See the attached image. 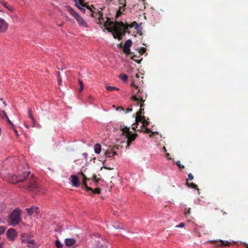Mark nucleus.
Here are the masks:
<instances>
[{
    "instance_id": "f257e3e1",
    "label": "nucleus",
    "mask_w": 248,
    "mask_h": 248,
    "mask_svg": "<svg viewBox=\"0 0 248 248\" xmlns=\"http://www.w3.org/2000/svg\"><path fill=\"white\" fill-rule=\"evenodd\" d=\"M30 173V171H28L26 168H24L23 170L19 169L16 174L12 177L11 182L16 184L27 180V184L23 186L25 189L27 191L37 193L41 191V188L37 184L35 177L32 175L29 177Z\"/></svg>"
},
{
    "instance_id": "f03ea898",
    "label": "nucleus",
    "mask_w": 248,
    "mask_h": 248,
    "mask_svg": "<svg viewBox=\"0 0 248 248\" xmlns=\"http://www.w3.org/2000/svg\"><path fill=\"white\" fill-rule=\"evenodd\" d=\"M130 85L131 87H135L133 90L134 94L131 96V99L136 102V105H139V103H144L147 97L146 93L143 91V89H141L138 86L135 85L134 83H131Z\"/></svg>"
},
{
    "instance_id": "7ed1b4c3",
    "label": "nucleus",
    "mask_w": 248,
    "mask_h": 248,
    "mask_svg": "<svg viewBox=\"0 0 248 248\" xmlns=\"http://www.w3.org/2000/svg\"><path fill=\"white\" fill-rule=\"evenodd\" d=\"M66 10L73 16L78 25L82 28H89V25L85 20L80 16L72 8L69 6L66 7Z\"/></svg>"
},
{
    "instance_id": "20e7f679",
    "label": "nucleus",
    "mask_w": 248,
    "mask_h": 248,
    "mask_svg": "<svg viewBox=\"0 0 248 248\" xmlns=\"http://www.w3.org/2000/svg\"><path fill=\"white\" fill-rule=\"evenodd\" d=\"M21 220L20 211L18 209H15L10 217V224L15 226L17 225Z\"/></svg>"
},
{
    "instance_id": "39448f33",
    "label": "nucleus",
    "mask_w": 248,
    "mask_h": 248,
    "mask_svg": "<svg viewBox=\"0 0 248 248\" xmlns=\"http://www.w3.org/2000/svg\"><path fill=\"white\" fill-rule=\"evenodd\" d=\"M121 131L122 134L125 135L127 139V146H129L131 143L134 141L138 136L137 134H132L129 131V128L127 127H124L122 128Z\"/></svg>"
},
{
    "instance_id": "423d86ee",
    "label": "nucleus",
    "mask_w": 248,
    "mask_h": 248,
    "mask_svg": "<svg viewBox=\"0 0 248 248\" xmlns=\"http://www.w3.org/2000/svg\"><path fill=\"white\" fill-rule=\"evenodd\" d=\"M112 29V34L113 37H116L122 31L125 29L124 24L123 22H115Z\"/></svg>"
},
{
    "instance_id": "0eeeda50",
    "label": "nucleus",
    "mask_w": 248,
    "mask_h": 248,
    "mask_svg": "<svg viewBox=\"0 0 248 248\" xmlns=\"http://www.w3.org/2000/svg\"><path fill=\"white\" fill-rule=\"evenodd\" d=\"M92 7L93 9L90 6L87 7V9L89 11L90 13H91V16L97 18L99 21H100V19H103V13L101 11H99L95 13V11L94 10L96 9L93 5H92Z\"/></svg>"
},
{
    "instance_id": "6e6552de",
    "label": "nucleus",
    "mask_w": 248,
    "mask_h": 248,
    "mask_svg": "<svg viewBox=\"0 0 248 248\" xmlns=\"http://www.w3.org/2000/svg\"><path fill=\"white\" fill-rule=\"evenodd\" d=\"M132 45V41L128 39L126 41L123 46V52L126 55L131 54L130 47Z\"/></svg>"
},
{
    "instance_id": "1a4fd4ad",
    "label": "nucleus",
    "mask_w": 248,
    "mask_h": 248,
    "mask_svg": "<svg viewBox=\"0 0 248 248\" xmlns=\"http://www.w3.org/2000/svg\"><path fill=\"white\" fill-rule=\"evenodd\" d=\"M106 242L103 238H99L94 245L93 248H106Z\"/></svg>"
},
{
    "instance_id": "9d476101",
    "label": "nucleus",
    "mask_w": 248,
    "mask_h": 248,
    "mask_svg": "<svg viewBox=\"0 0 248 248\" xmlns=\"http://www.w3.org/2000/svg\"><path fill=\"white\" fill-rule=\"evenodd\" d=\"M126 0H120L119 1V4L120 5V7L119 11L117 13V16H119L121 15L123 12L125 11V6H126Z\"/></svg>"
},
{
    "instance_id": "9b49d317",
    "label": "nucleus",
    "mask_w": 248,
    "mask_h": 248,
    "mask_svg": "<svg viewBox=\"0 0 248 248\" xmlns=\"http://www.w3.org/2000/svg\"><path fill=\"white\" fill-rule=\"evenodd\" d=\"M6 235L8 238L11 240H13L16 236L17 233L15 229L10 228L6 232Z\"/></svg>"
},
{
    "instance_id": "f8f14e48",
    "label": "nucleus",
    "mask_w": 248,
    "mask_h": 248,
    "mask_svg": "<svg viewBox=\"0 0 248 248\" xmlns=\"http://www.w3.org/2000/svg\"><path fill=\"white\" fill-rule=\"evenodd\" d=\"M8 28V24L3 18H0V32H5Z\"/></svg>"
},
{
    "instance_id": "ddd939ff",
    "label": "nucleus",
    "mask_w": 248,
    "mask_h": 248,
    "mask_svg": "<svg viewBox=\"0 0 248 248\" xmlns=\"http://www.w3.org/2000/svg\"><path fill=\"white\" fill-rule=\"evenodd\" d=\"M114 23L113 21H111L109 18H107L106 21H105L103 26L106 27V30L108 31L109 32H112V28L111 27H108L109 26H113Z\"/></svg>"
},
{
    "instance_id": "4468645a",
    "label": "nucleus",
    "mask_w": 248,
    "mask_h": 248,
    "mask_svg": "<svg viewBox=\"0 0 248 248\" xmlns=\"http://www.w3.org/2000/svg\"><path fill=\"white\" fill-rule=\"evenodd\" d=\"M211 243H215L216 246H229L231 243L228 241H223L222 240L218 241H211Z\"/></svg>"
},
{
    "instance_id": "2eb2a0df",
    "label": "nucleus",
    "mask_w": 248,
    "mask_h": 248,
    "mask_svg": "<svg viewBox=\"0 0 248 248\" xmlns=\"http://www.w3.org/2000/svg\"><path fill=\"white\" fill-rule=\"evenodd\" d=\"M146 121V120L145 119V117L144 116H138V117H136V122L137 125H138L137 123L139 122H141L142 124L143 123L145 122ZM138 128V126H137V125H136L135 127H133L132 128L134 130H136V128Z\"/></svg>"
},
{
    "instance_id": "dca6fc26",
    "label": "nucleus",
    "mask_w": 248,
    "mask_h": 248,
    "mask_svg": "<svg viewBox=\"0 0 248 248\" xmlns=\"http://www.w3.org/2000/svg\"><path fill=\"white\" fill-rule=\"evenodd\" d=\"M71 183L72 185L76 187H78L79 185V181L78 177L76 175H71Z\"/></svg>"
},
{
    "instance_id": "f3484780",
    "label": "nucleus",
    "mask_w": 248,
    "mask_h": 248,
    "mask_svg": "<svg viewBox=\"0 0 248 248\" xmlns=\"http://www.w3.org/2000/svg\"><path fill=\"white\" fill-rule=\"evenodd\" d=\"M26 210L29 215H31L34 212L37 214L39 212V209L37 207L26 208Z\"/></svg>"
},
{
    "instance_id": "a211bd4d",
    "label": "nucleus",
    "mask_w": 248,
    "mask_h": 248,
    "mask_svg": "<svg viewBox=\"0 0 248 248\" xmlns=\"http://www.w3.org/2000/svg\"><path fill=\"white\" fill-rule=\"evenodd\" d=\"M28 115L30 118L31 120V122L33 124V126L34 127H38L39 124H36L34 118L32 114V111L31 109H29L28 110Z\"/></svg>"
},
{
    "instance_id": "6ab92c4d",
    "label": "nucleus",
    "mask_w": 248,
    "mask_h": 248,
    "mask_svg": "<svg viewBox=\"0 0 248 248\" xmlns=\"http://www.w3.org/2000/svg\"><path fill=\"white\" fill-rule=\"evenodd\" d=\"M126 32L129 33V31H127V30L126 29H124V30H122L120 33L116 36H114L115 39H117L118 40H121L122 39L123 37L125 35Z\"/></svg>"
},
{
    "instance_id": "aec40b11",
    "label": "nucleus",
    "mask_w": 248,
    "mask_h": 248,
    "mask_svg": "<svg viewBox=\"0 0 248 248\" xmlns=\"http://www.w3.org/2000/svg\"><path fill=\"white\" fill-rule=\"evenodd\" d=\"M65 244L67 246H73L76 243V240L73 238H66L65 239Z\"/></svg>"
},
{
    "instance_id": "412c9836",
    "label": "nucleus",
    "mask_w": 248,
    "mask_h": 248,
    "mask_svg": "<svg viewBox=\"0 0 248 248\" xmlns=\"http://www.w3.org/2000/svg\"><path fill=\"white\" fill-rule=\"evenodd\" d=\"M138 106H140V108L139 111H138L136 113V117L141 116V114L144 113V108H143L144 106V103H139Z\"/></svg>"
},
{
    "instance_id": "4be33fe9",
    "label": "nucleus",
    "mask_w": 248,
    "mask_h": 248,
    "mask_svg": "<svg viewBox=\"0 0 248 248\" xmlns=\"http://www.w3.org/2000/svg\"><path fill=\"white\" fill-rule=\"evenodd\" d=\"M105 155L108 157H111L115 155H116V152L113 151L111 149L110 150H107L105 153Z\"/></svg>"
},
{
    "instance_id": "5701e85b",
    "label": "nucleus",
    "mask_w": 248,
    "mask_h": 248,
    "mask_svg": "<svg viewBox=\"0 0 248 248\" xmlns=\"http://www.w3.org/2000/svg\"><path fill=\"white\" fill-rule=\"evenodd\" d=\"M94 152L96 154H99L101 151V146L100 144L96 143L94 146Z\"/></svg>"
},
{
    "instance_id": "b1692460",
    "label": "nucleus",
    "mask_w": 248,
    "mask_h": 248,
    "mask_svg": "<svg viewBox=\"0 0 248 248\" xmlns=\"http://www.w3.org/2000/svg\"><path fill=\"white\" fill-rule=\"evenodd\" d=\"M1 4L3 6L6 8L8 10H9L11 12H13L14 10V8H13V6H9L5 1H3L2 4Z\"/></svg>"
},
{
    "instance_id": "393cba45",
    "label": "nucleus",
    "mask_w": 248,
    "mask_h": 248,
    "mask_svg": "<svg viewBox=\"0 0 248 248\" xmlns=\"http://www.w3.org/2000/svg\"><path fill=\"white\" fill-rule=\"evenodd\" d=\"M106 89L107 91L109 92H113V91H119V89L115 87H112L110 86H106Z\"/></svg>"
},
{
    "instance_id": "a878e982",
    "label": "nucleus",
    "mask_w": 248,
    "mask_h": 248,
    "mask_svg": "<svg viewBox=\"0 0 248 248\" xmlns=\"http://www.w3.org/2000/svg\"><path fill=\"white\" fill-rule=\"evenodd\" d=\"M81 187L82 188H85L87 191H93V188L91 187L88 186L87 183L85 181H83Z\"/></svg>"
},
{
    "instance_id": "bb28decb",
    "label": "nucleus",
    "mask_w": 248,
    "mask_h": 248,
    "mask_svg": "<svg viewBox=\"0 0 248 248\" xmlns=\"http://www.w3.org/2000/svg\"><path fill=\"white\" fill-rule=\"evenodd\" d=\"M186 184H187V185L188 186L199 190V189L198 187V186L197 185H196L195 184H194L193 183H191L189 184L188 182H187Z\"/></svg>"
},
{
    "instance_id": "cd10ccee",
    "label": "nucleus",
    "mask_w": 248,
    "mask_h": 248,
    "mask_svg": "<svg viewBox=\"0 0 248 248\" xmlns=\"http://www.w3.org/2000/svg\"><path fill=\"white\" fill-rule=\"evenodd\" d=\"M21 241L22 243H27L28 244H33L34 242V240L33 239L29 240L27 239H22Z\"/></svg>"
},
{
    "instance_id": "c85d7f7f",
    "label": "nucleus",
    "mask_w": 248,
    "mask_h": 248,
    "mask_svg": "<svg viewBox=\"0 0 248 248\" xmlns=\"http://www.w3.org/2000/svg\"><path fill=\"white\" fill-rule=\"evenodd\" d=\"M119 78L123 81H126L128 77L125 74H121L119 75Z\"/></svg>"
},
{
    "instance_id": "c756f323",
    "label": "nucleus",
    "mask_w": 248,
    "mask_h": 248,
    "mask_svg": "<svg viewBox=\"0 0 248 248\" xmlns=\"http://www.w3.org/2000/svg\"><path fill=\"white\" fill-rule=\"evenodd\" d=\"M55 245L57 248H62V244H61L60 240L57 239L55 242Z\"/></svg>"
},
{
    "instance_id": "7c9ffc66",
    "label": "nucleus",
    "mask_w": 248,
    "mask_h": 248,
    "mask_svg": "<svg viewBox=\"0 0 248 248\" xmlns=\"http://www.w3.org/2000/svg\"><path fill=\"white\" fill-rule=\"evenodd\" d=\"M0 116L2 118L8 119V116L7 115V114L4 110L0 112Z\"/></svg>"
},
{
    "instance_id": "2f4dec72",
    "label": "nucleus",
    "mask_w": 248,
    "mask_h": 248,
    "mask_svg": "<svg viewBox=\"0 0 248 248\" xmlns=\"http://www.w3.org/2000/svg\"><path fill=\"white\" fill-rule=\"evenodd\" d=\"M6 208V205L3 203H0V213H2Z\"/></svg>"
},
{
    "instance_id": "473e14b6",
    "label": "nucleus",
    "mask_w": 248,
    "mask_h": 248,
    "mask_svg": "<svg viewBox=\"0 0 248 248\" xmlns=\"http://www.w3.org/2000/svg\"><path fill=\"white\" fill-rule=\"evenodd\" d=\"M124 27H125V29H126L127 30H128L129 28H132L134 27V22L129 24L126 23V24H124Z\"/></svg>"
},
{
    "instance_id": "72a5a7b5",
    "label": "nucleus",
    "mask_w": 248,
    "mask_h": 248,
    "mask_svg": "<svg viewBox=\"0 0 248 248\" xmlns=\"http://www.w3.org/2000/svg\"><path fill=\"white\" fill-rule=\"evenodd\" d=\"M78 82L80 87V89L78 90V92H81L83 89L84 84L83 82L80 79L78 80Z\"/></svg>"
},
{
    "instance_id": "f704fd0d",
    "label": "nucleus",
    "mask_w": 248,
    "mask_h": 248,
    "mask_svg": "<svg viewBox=\"0 0 248 248\" xmlns=\"http://www.w3.org/2000/svg\"><path fill=\"white\" fill-rule=\"evenodd\" d=\"M134 27H135V29L136 30H138L140 28L141 25V23L138 24L136 21H134Z\"/></svg>"
},
{
    "instance_id": "c9c22d12",
    "label": "nucleus",
    "mask_w": 248,
    "mask_h": 248,
    "mask_svg": "<svg viewBox=\"0 0 248 248\" xmlns=\"http://www.w3.org/2000/svg\"><path fill=\"white\" fill-rule=\"evenodd\" d=\"M175 164L177 165V166L179 167V168L181 170L182 169H184L185 167L184 165H182L181 164L180 161H177L175 162Z\"/></svg>"
},
{
    "instance_id": "e433bc0d",
    "label": "nucleus",
    "mask_w": 248,
    "mask_h": 248,
    "mask_svg": "<svg viewBox=\"0 0 248 248\" xmlns=\"http://www.w3.org/2000/svg\"><path fill=\"white\" fill-rule=\"evenodd\" d=\"M93 193L94 194H100L101 192V190L99 188H96L94 189H93V191H92Z\"/></svg>"
},
{
    "instance_id": "4c0bfd02",
    "label": "nucleus",
    "mask_w": 248,
    "mask_h": 248,
    "mask_svg": "<svg viewBox=\"0 0 248 248\" xmlns=\"http://www.w3.org/2000/svg\"><path fill=\"white\" fill-rule=\"evenodd\" d=\"M146 49L145 47H141L140 49L139 52L140 55H142L146 52Z\"/></svg>"
},
{
    "instance_id": "58836bf2",
    "label": "nucleus",
    "mask_w": 248,
    "mask_h": 248,
    "mask_svg": "<svg viewBox=\"0 0 248 248\" xmlns=\"http://www.w3.org/2000/svg\"><path fill=\"white\" fill-rule=\"evenodd\" d=\"M6 230V228L4 226H0V235L4 233Z\"/></svg>"
},
{
    "instance_id": "ea45409f",
    "label": "nucleus",
    "mask_w": 248,
    "mask_h": 248,
    "mask_svg": "<svg viewBox=\"0 0 248 248\" xmlns=\"http://www.w3.org/2000/svg\"><path fill=\"white\" fill-rule=\"evenodd\" d=\"M80 174H81V175H82V177H83V178H82V180H83V181L87 182V181H89V178H87L86 177V176H85V175L84 174V173H83V172H81L80 173Z\"/></svg>"
},
{
    "instance_id": "a19ab883",
    "label": "nucleus",
    "mask_w": 248,
    "mask_h": 248,
    "mask_svg": "<svg viewBox=\"0 0 248 248\" xmlns=\"http://www.w3.org/2000/svg\"><path fill=\"white\" fill-rule=\"evenodd\" d=\"M136 55H133L131 57V59L136 62H138V63H140V62L142 60V59H140V60H137L136 59Z\"/></svg>"
},
{
    "instance_id": "79ce46f5",
    "label": "nucleus",
    "mask_w": 248,
    "mask_h": 248,
    "mask_svg": "<svg viewBox=\"0 0 248 248\" xmlns=\"http://www.w3.org/2000/svg\"><path fill=\"white\" fill-rule=\"evenodd\" d=\"M93 179L95 182V183H98L99 181L100 180V179L97 177L96 175L93 176Z\"/></svg>"
},
{
    "instance_id": "37998d69",
    "label": "nucleus",
    "mask_w": 248,
    "mask_h": 248,
    "mask_svg": "<svg viewBox=\"0 0 248 248\" xmlns=\"http://www.w3.org/2000/svg\"><path fill=\"white\" fill-rule=\"evenodd\" d=\"M143 131L145 133H149L151 132L150 129L147 128L146 127H142Z\"/></svg>"
},
{
    "instance_id": "c03bdc74",
    "label": "nucleus",
    "mask_w": 248,
    "mask_h": 248,
    "mask_svg": "<svg viewBox=\"0 0 248 248\" xmlns=\"http://www.w3.org/2000/svg\"><path fill=\"white\" fill-rule=\"evenodd\" d=\"M79 0L80 5H81L83 7H86L87 8V7L88 6H86V4L84 3V0Z\"/></svg>"
},
{
    "instance_id": "a18cd8bd",
    "label": "nucleus",
    "mask_w": 248,
    "mask_h": 248,
    "mask_svg": "<svg viewBox=\"0 0 248 248\" xmlns=\"http://www.w3.org/2000/svg\"><path fill=\"white\" fill-rule=\"evenodd\" d=\"M193 178H194V177H193V175L190 173L188 174V178L186 179V181H187L189 180H193Z\"/></svg>"
},
{
    "instance_id": "49530a36",
    "label": "nucleus",
    "mask_w": 248,
    "mask_h": 248,
    "mask_svg": "<svg viewBox=\"0 0 248 248\" xmlns=\"http://www.w3.org/2000/svg\"><path fill=\"white\" fill-rule=\"evenodd\" d=\"M149 125V122L146 120L145 122H143L141 126V129L142 128V127H147V125Z\"/></svg>"
},
{
    "instance_id": "de8ad7c7",
    "label": "nucleus",
    "mask_w": 248,
    "mask_h": 248,
    "mask_svg": "<svg viewBox=\"0 0 248 248\" xmlns=\"http://www.w3.org/2000/svg\"><path fill=\"white\" fill-rule=\"evenodd\" d=\"M77 7L78 8V9L83 13H85L86 11V9L83 7H81L77 5Z\"/></svg>"
},
{
    "instance_id": "09e8293b",
    "label": "nucleus",
    "mask_w": 248,
    "mask_h": 248,
    "mask_svg": "<svg viewBox=\"0 0 248 248\" xmlns=\"http://www.w3.org/2000/svg\"><path fill=\"white\" fill-rule=\"evenodd\" d=\"M105 22V19L103 17V19H100V21L98 20V22H97L98 24H99L100 25H103Z\"/></svg>"
},
{
    "instance_id": "8fccbe9b",
    "label": "nucleus",
    "mask_w": 248,
    "mask_h": 248,
    "mask_svg": "<svg viewBox=\"0 0 248 248\" xmlns=\"http://www.w3.org/2000/svg\"><path fill=\"white\" fill-rule=\"evenodd\" d=\"M185 226V224L183 222L180 223L178 225L176 226V227L177 228H182Z\"/></svg>"
},
{
    "instance_id": "3c124183",
    "label": "nucleus",
    "mask_w": 248,
    "mask_h": 248,
    "mask_svg": "<svg viewBox=\"0 0 248 248\" xmlns=\"http://www.w3.org/2000/svg\"><path fill=\"white\" fill-rule=\"evenodd\" d=\"M185 213L186 216L189 215L190 214V209L189 208L187 211L185 212Z\"/></svg>"
},
{
    "instance_id": "603ef678",
    "label": "nucleus",
    "mask_w": 248,
    "mask_h": 248,
    "mask_svg": "<svg viewBox=\"0 0 248 248\" xmlns=\"http://www.w3.org/2000/svg\"><path fill=\"white\" fill-rule=\"evenodd\" d=\"M6 120L7 121V122L10 124H11L12 125V126L14 127V125L11 122V121L10 120V119H9V118L8 117V119H6Z\"/></svg>"
},
{
    "instance_id": "864d4df0",
    "label": "nucleus",
    "mask_w": 248,
    "mask_h": 248,
    "mask_svg": "<svg viewBox=\"0 0 248 248\" xmlns=\"http://www.w3.org/2000/svg\"><path fill=\"white\" fill-rule=\"evenodd\" d=\"M137 33L140 35H142V32H141V30L140 29H139L138 30H137Z\"/></svg>"
},
{
    "instance_id": "5fc2aeb1",
    "label": "nucleus",
    "mask_w": 248,
    "mask_h": 248,
    "mask_svg": "<svg viewBox=\"0 0 248 248\" xmlns=\"http://www.w3.org/2000/svg\"><path fill=\"white\" fill-rule=\"evenodd\" d=\"M132 110V108H127L126 109V112L125 113H128L129 112H130Z\"/></svg>"
},
{
    "instance_id": "6e6d98bb",
    "label": "nucleus",
    "mask_w": 248,
    "mask_h": 248,
    "mask_svg": "<svg viewBox=\"0 0 248 248\" xmlns=\"http://www.w3.org/2000/svg\"><path fill=\"white\" fill-rule=\"evenodd\" d=\"M114 228L116 229H123L122 227H121V226H119L118 225H116L115 226H114Z\"/></svg>"
},
{
    "instance_id": "4d7b16f0",
    "label": "nucleus",
    "mask_w": 248,
    "mask_h": 248,
    "mask_svg": "<svg viewBox=\"0 0 248 248\" xmlns=\"http://www.w3.org/2000/svg\"><path fill=\"white\" fill-rule=\"evenodd\" d=\"M104 168L106 170H111L112 169V168H110L108 167H104Z\"/></svg>"
},
{
    "instance_id": "13d9d810",
    "label": "nucleus",
    "mask_w": 248,
    "mask_h": 248,
    "mask_svg": "<svg viewBox=\"0 0 248 248\" xmlns=\"http://www.w3.org/2000/svg\"><path fill=\"white\" fill-rule=\"evenodd\" d=\"M120 109L122 110H124V108H122V107H120L117 108V110H119Z\"/></svg>"
},
{
    "instance_id": "bf43d9fd",
    "label": "nucleus",
    "mask_w": 248,
    "mask_h": 248,
    "mask_svg": "<svg viewBox=\"0 0 248 248\" xmlns=\"http://www.w3.org/2000/svg\"><path fill=\"white\" fill-rule=\"evenodd\" d=\"M14 131H15V133H16V135L17 136H18V133H17V131L16 129H14Z\"/></svg>"
},
{
    "instance_id": "052dcab7",
    "label": "nucleus",
    "mask_w": 248,
    "mask_h": 248,
    "mask_svg": "<svg viewBox=\"0 0 248 248\" xmlns=\"http://www.w3.org/2000/svg\"><path fill=\"white\" fill-rule=\"evenodd\" d=\"M118 46L120 48L122 47V44L120 43V44H119Z\"/></svg>"
},
{
    "instance_id": "680f3d73",
    "label": "nucleus",
    "mask_w": 248,
    "mask_h": 248,
    "mask_svg": "<svg viewBox=\"0 0 248 248\" xmlns=\"http://www.w3.org/2000/svg\"><path fill=\"white\" fill-rule=\"evenodd\" d=\"M154 132H151V134L150 135V137H153V135H154Z\"/></svg>"
},
{
    "instance_id": "e2e57ef3",
    "label": "nucleus",
    "mask_w": 248,
    "mask_h": 248,
    "mask_svg": "<svg viewBox=\"0 0 248 248\" xmlns=\"http://www.w3.org/2000/svg\"><path fill=\"white\" fill-rule=\"evenodd\" d=\"M22 237H24L25 236V233H22L21 234Z\"/></svg>"
},
{
    "instance_id": "0e129e2a",
    "label": "nucleus",
    "mask_w": 248,
    "mask_h": 248,
    "mask_svg": "<svg viewBox=\"0 0 248 248\" xmlns=\"http://www.w3.org/2000/svg\"><path fill=\"white\" fill-rule=\"evenodd\" d=\"M169 155H170V154L169 153H167L166 154V157H168L169 156Z\"/></svg>"
},
{
    "instance_id": "69168bd1",
    "label": "nucleus",
    "mask_w": 248,
    "mask_h": 248,
    "mask_svg": "<svg viewBox=\"0 0 248 248\" xmlns=\"http://www.w3.org/2000/svg\"><path fill=\"white\" fill-rule=\"evenodd\" d=\"M0 248H3V244L2 243L0 244Z\"/></svg>"
},
{
    "instance_id": "338daca9",
    "label": "nucleus",
    "mask_w": 248,
    "mask_h": 248,
    "mask_svg": "<svg viewBox=\"0 0 248 248\" xmlns=\"http://www.w3.org/2000/svg\"><path fill=\"white\" fill-rule=\"evenodd\" d=\"M5 1V0H0V2L1 4H2V2Z\"/></svg>"
},
{
    "instance_id": "774afa93",
    "label": "nucleus",
    "mask_w": 248,
    "mask_h": 248,
    "mask_svg": "<svg viewBox=\"0 0 248 248\" xmlns=\"http://www.w3.org/2000/svg\"><path fill=\"white\" fill-rule=\"evenodd\" d=\"M246 248H248V244H246Z\"/></svg>"
}]
</instances>
